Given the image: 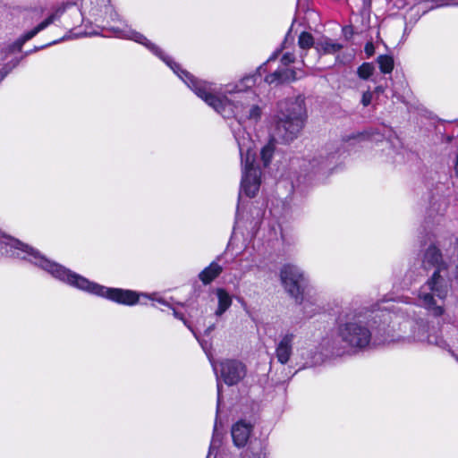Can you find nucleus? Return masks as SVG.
<instances>
[{"instance_id": "f257e3e1", "label": "nucleus", "mask_w": 458, "mask_h": 458, "mask_svg": "<svg viewBox=\"0 0 458 458\" xmlns=\"http://www.w3.org/2000/svg\"><path fill=\"white\" fill-rule=\"evenodd\" d=\"M113 30L116 37L133 40L148 48L161 58L199 98L224 117H234L239 125L245 121L257 122L260 118L261 109L255 104L257 95L251 90V87L257 81L255 75L246 76L235 84L218 88L213 83L195 78L187 71L180 70L178 64L165 56L158 47L140 32L128 28L123 30L115 28Z\"/></svg>"}, {"instance_id": "f03ea898", "label": "nucleus", "mask_w": 458, "mask_h": 458, "mask_svg": "<svg viewBox=\"0 0 458 458\" xmlns=\"http://www.w3.org/2000/svg\"><path fill=\"white\" fill-rule=\"evenodd\" d=\"M304 101L301 98L278 104L271 128V140L261 149V159L265 166L272 159L276 141L289 143L297 138L304 124Z\"/></svg>"}, {"instance_id": "7ed1b4c3", "label": "nucleus", "mask_w": 458, "mask_h": 458, "mask_svg": "<svg viewBox=\"0 0 458 458\" xmlns=\"http://www.w3.org/2000/svg\"><path fill=\"white\" fill-rule=\"evenodd\" d=\"M423 266L435 267L432 276L420 287L418 294L419 305L428 310L434 317H441L445 309L442 302L448 293V284L445 280V267L442 262L439 250L430 245L423 258Z\"/></svg>"}, {"instance_id": "20e7f679", "label": "nucleus", "mask_w": 458, "mask_h": 458, "mask_svg": "<svg viewBox=\"0 0 458 458\" xmlns=\"http://www.w3.org/2000/svg\"><path fill=\"white\" fill-rule=\"evenodd\" d=\"M382 338L375 337L367 324L356 315H346L344 321L341 320L335 329L333 338L328 341L327 345L330 352L335 355H343L349 351H363L373 344H379L377 341Z\"/></svg>"}, {"instance_id": "39448f33", "label": "nucleus", "mask_w": 458, "mask_h": 458, "mask_svg": "<svg viewBox=\"0 0 458 458\" xmlns=\"http://www.w3.org/2000/svg\"><path fill=\"white\" fill-rule=\"evenodd\" d=\"M69 11L71 15L75 16V20L70 23L65 21L64 25L69 27L75 25L81 18L88 15L94 21H101L106 20L108 16L113 15V8L110 5V0H81V10L77 9L73 4H67L62 7L57 8L49 17L40 22L33 30L26 32L19 38L12 46L13 50L20 51L25 42L33 38L38 32L47 28L50 24L59 20L60 17Z\"/></svg>"}, {"instance_id": "423d86ee", "label": "nucleus", "mask_w": 458, "mask_h": 458, "mask_svg": "<svg viewBox=\"0 0 458 458\" xmlns=\"http://www.w3.org/2000/svg\"><path fill=\"white\" fill-rule=\"evenodd\" d=\"M55 271L57 280L65 283L79 290L106 298L110 301L123 305L131 306L139 301V293L131 290H124L121 288H108L91 282L86 277L72 272V270L62 266Z\"/></svg>"}, {"instance_id": "0eeeda50", "label": "nucleus", "mask_w": 458, "mask_h": 458, "mask_svg": "<svg viewBox=\"0 0 458 458\" xmlns=\"http://www.w3.org/2000/svg\"><path fill=\"white\" fill-rule=\"evenodd\" d=\"M233 133L238 143L242 165L241 191L249 197H254L258 193L261 182V171L255 164V143L244 129L233 130Z\"/></svg>"}, {"instance_id": "6e6552de", "label": "nucleus", "mask_w": 458, "mask_h": 458, "mask_svg": "<svg viewBox=\"0 0 458 458\" xmlns=\"http://www.w3.org/2000/svg\"><path fill=\"white\" fill-rule=\"evenodd\" d=\"M401 334L386 335L378 344H409L412 343H427L428 344L446 349L448 344L437 334L429 333V326L424 319L406 320L400 327Z\"/></svg>"}, {"instance_id": "1a4fd4ad", "label": "nucleus", "mask_w": 458, "mask_h": 458, "mask_svg": "<svg viewBox=\"0 0 458 458\" xmlns=\"http://www.w3.org/2000/svg\"><path fill=\"white\" fill-rule=\"evenodd\" d=\"M0 256L15 257L25 259L47 272L54 278L57 279L55 271L62 267V265L55 263L34 248L21 242L19 240L4 235L0 233Z\"/></svg>"}, {"instance_id": "9d476101", "label": "nucleus", "mask_w": 458, "mask_h": 458, "mask_svg": "<svg viewBox=\"0 0 458 458\" xmlns=\"http://www.w3.org/2000/svg\"><path fill=\"white\" fill-rule=\"evenodd\" d=\"M280 279L284 290L296 302L304 304L308 284L304 271L296 265L285 264L280 270Z\"/></svg>"}, {"instance_id": "9b49d317", "label": "nucleus", "mask_w": 458, "mask_h": 458, "mask_svg": "<svg viewBox=\"0 0 458 458\" xmlns=\"http://www.w3.org/2000/svg\"><path fill=\"white\" fill-rule=\"evenodd\" d=\"M220 375L229 386L239 383L246 375L243 363L235 360H225L220 362Z\"/></svg>"}, {"instance_id": "f8f14e48", "label": "nucleus", "mask_w": 458, "mask_h": 458, "mask_svg": "<svg viewBox=\"0 0 458 458\" xmlns=\"http://www.w3.org/2000/svg\"><path fill=\"white\" fill-rule=\"evenodd\" d=\"M297 335L293 332L282 333L276 342L275 356L281 364L290 361L293 354V344Z\"/></svg>"}, {"instance_id": "ddd939ff", "label": "nucleus", "mask_w": 458, "mask_h": 458, "mask_svg": "<svg viewBox=\"0 0 458 458\" xmlns=\"http://www.w3.org/2000/svg\"><path fill=\"white\" fill-rule=\"evenodd\" d=\"M252 425L245 420H240L232 427V437L235 446L243 447L251 434Z\"/></svg>"}, {"instance_id": "4468645a", "label": "nucleus", "mask_w": 458, "mask_h": 458, "mask_svg": "<svg viewBox=\"0 0 458 458\" xmlns=\"http://www.w3.org/2000/svg\"><path fill=\"white\" fill-rule=\"evenodd\" d=\"M304 76L303 72H298L295 70L289 68H283L275 71L265 78V81L268 84H278L283 82H289L300 79Z\"/></svg>"}, {"instance_id": "2eb2a0df", "label": "nucleus", "mask_w": 458, "mask_h": 458, "mask_svg": "<svg viewBox=\"0 0 458 458\" xmlns=\"http://www.w3.org/2000/svg\"><path fill=\"white\" fill-rule=\"evenodd\" d=\"M213 293L215 294L217 301V307L215 310V316L221 317L231 307L233 303L232 296L224 288H216L213 291Z\"/></svg>"}, {"instance_id": "dca6fc26", "label": "nucleus", "mask_w": 458, "mask_h": 458, "mask_svg": "<svg viewBox=\"0 0 458 458\" xmlns=\"http://www.w3.org/2000/svg\"><path fill=\"white\" fill-rule=\"evenodd\" d=\"M222 271L223 267L214 261L199 273V278L204 284H208L216 279Z\"/></svg>"}, {"instance_id": "f3484780", "label": "nucleus", "mask_w": 458, "mask_h": 458, "mask_svg": "<svg viewBox=\"0 0 458 458\" xmlns=\"http://www.w3.org/2000/svg\"><path fill=\"white\" fill-rule=\"evenodd\" d=\"M315 47L318 53L326 55L339 52L343 48V46L337 42H335L331 38H323L316 42Z\"/></svg>"}, {"instance_id": "a211bd4d", "label": "nucleus", "mask_w": 458, "mask_h": 458, "mask_svg": "<svg viewBox=\"0 0 458 458\" xmlns=\"http://www.w3.org/2000/svg\"><path fill=\"white\" fill-rule=\"evenodd\" d=\"M377 64L383 73H390L394 69V59L389 55H379Z\"/></svg>"}, {"instance_id": "6ab92c4d", "label": "nucleus", "mask_w": 458, "mask_h": 458, "mask_svg": "<svg viewBox=\"0 0 458 458\" xmlns=\"http://www.w3.org/2000/svg\"><path fill=\"white\" fill-rule=\"evenodd\" d=\"M298 44L301 49H308L316 45L312 35L309 32L301 33L299 36Z\"/></svg>"}, {"instance_id": "aec40b11", "label": "nucleus", "mask_w": 458, "mask_h": 458, "mask_svg": "<svg viewBox=\"0 0 458 458\" xmlns=\"http://www.w3.org/2000/svg\"><path fill=\"white\" fill-rule=\"evenodd\" d=\"M373 72V64L369 63H364L358 68L357 73L360 79L367 80L372 75Z\"/></svg>"}, {"instance_id": "412c9836", "label": "nucleus", "mask_w": 458, "mask_h": 458, "mask_svg": "<svg viewBox=\"0 0 458 458\" xmlns=\"http://www.w3.org/2000/svg\"><path fill=\"white\" fill-rule=\"evenodd\" d=\"M295 60V56L292 53H285L283 56H282V59H281V63L284 65V66H287L289 65L290 64L293 63Z\"/></svg>"}, {"instance_id": "4be33fe9", "label": "nucleus", "mask_w": 458, "mask_h": 458, "mask_svg": "<svg viewBox=\"0 0 458 458\" xmlns=\"http://www.w3.org/2000/svg\"><path fill=\"white\" fill-rule=\"evenodd\" d=\"M372 100V93L369 91L364 92L361 98V103L364 106H369Z\"/></svg>"}, {"instance_id": "5701e85b", "label": "nucleus", "mask_w": 458, "mask_h": 458, "mask_svg": "<svg viewBox=\"0 0 458 458\" xmlns=\"http://www.w3.org/2000/svg\"><path fill=\"white\" fill-rule=\"evenodd\" d=\"M375 52V47L371 42H369L365 46V53L368 56H371Z\"/></svg>"}, {"instance_id": "b1692460", "label": "nucleus", "mask_w": 458, "mask_h": 458, "mask_svg": "<svg viewBox=\"0 0 458 458\" xmlns=\"http://www.w3.org/2000/svg\"><path fill=\"white\" fill-rule=\"evenodd\" d=\"M149 299L152 301H157L158 303H160L162 305L168 306V302L165 299L159 298V297L157 298V297H155V294L149 296Z\"/></svg>"}, {"instance_id": "393cba45", "label": "nucleus", "mask_w": 458, "mask_h": 458, "mask_svg": "<svg viewBox=\"0 0 458 458\" xmlns=\"http://www.w3.org/2000/svg\"><path fill=\"white\" fill-rule=\"evenodd\" d=\"M64 38H60V39L54 40V41H52V42H50V43H48V44H47V45H45V46H42V47H37V48H36V50H38V49H42V48H44V47H47V46L55 45V44L58 43V42H60V41H62V40H64Z\"/></svg>"}, {"instance_id": "a878e982", "label": "nucleus", "mask_w": 458, "mask_h": 458, "mask_svg": "<svg viewBox=\"0 0 458 458\" xmlns=\"http://www.w3.org/2000/svg\"><path fill=\"white\" fill-rule=\"evenodd\" d=\"M221 385L220 383H217V405H219L220 403V399H221Z\"/></svg>"}, {"instance_id": "bb28decb", "label": "nucleus", "mask_w": 458, "mask_h": 458, "mask_svg": "<svg viewBox=\"0 0 458 458\" xmlns=\"http://www.w3.org/2000/svg\"><path fill=\"white\" fill-rule=\"evenodd\" d=\"M174 315L175 318H177L181 320H183L184 324L186 325V321L183 319L182 315H181L179 312H177L174 309Z\"/></svg>"}, {"instance_id": "cd10ccee", "label": "nucleus", "mask_w": 458, "mask_h": 458, "mask_svg": "<svg viewBox=\"0 0 458 458\" xmlns=\"http://www.w3.org/2000/svg\"><path fill=\"white\" fill-rule=\"evenodd\" d=\"M7 72L0 71V82L4 80V78L6 76Z\"/></svg>"}, {"instance_id": "c85d7f7f", "label": "nucleus", "mask_w": 458, "mask_h": 458, "mask_svg": "<svg viewBox=\"0 0 458 458\" xmlns=\"http://www.w3.org/2000/svg\"><path fill=\"white\" fill-rule=\"evenodd\" d=\"M214 328H215V326H214V325L209 326V327L206 329V333H207V334L210 333Z\"/></svg>"}, {"instance_id": "c756f323", "label": "nucleus", "mask_w": 458, "mask_h": 458, "mask_svg": "<svg viewBox=\"0 0 458 458\" xmlns=\"http://www.w3.org/2000/svg\"><path fill=\"white\" fill-rule=\"evenodd\" d=\"M276 58V54L275 53L271 57H269L268 62L275 60Z\"/></svg>"}, {"instance_id": "7c9ffc66", "label": "nucleus", "mask_w": 458, "mask_h": 458, "mask_svg": "<svg viewBox=\"0 0 458 458\" xmlns=\"http://www.w3.org/2000/svg\"><path fill=\"white\" fill-rule=\"evenodd\" d=\"M212 366H213V369L214 370L216 371V373L217 372V365L215 364V363H212Z\"/></svg>"}, {"instance_id": "2f4dec72", "label": "nucleus", "mask_w": 458, "mask_h": 458, "mask_svg": "<svg viewBox=\"0 0 458 458\" xmlns=\"http://www.w3.org/2000/svg\"><path fill=\"white\" fill-rule=\"evenodd\" d=\"M376 90H377V92H382V91H383L382 87H377V88L376 89Z\"/></svg>"}, {"instance_id": "473e14b6", "label": "nucleus", "mask_w": 458, "mask_h": 458, "mask_svg": "<svg viewBox=\"0 0 458 458\" xmlns=\"http://www.w3.org/2000/svg\"><path fill=\"white\" fill-rule=\"evenodd\" d=\"M364 136H365V134H364V133H360V134L357 135V137H359V138H360V137H362V138H363Z\"/></svg>"}, {"instance_id": "72a5a7b5", "label": "nucleus", "mask_w": 458, "mask_h": 458, "mask_svg": "<svg viewBox=\"0 0 458 458\" xmlns=\"http://www.w3.org/2000/svg\"><path fill=\"white\" fill-rule=\"evenodd\" d=\"M191 333H193V335H196V332H194V330L191 329ZM197 337V335H195Z\"/></svg>"}, {"instance_id": "f704fd0d", "label": "nucleus", "mask_w": 458, "mask_h": 458, "mask_svg": "<svg viewBox=\"0 0 458 458\" xmlns=\"http://www.w3.org/2000/svg\"><path fill=\"white\" fill-rule=\"evenodd\" d=\"M191 333H193V335H196V332H194V330L191 329ZM197 337V335H195Z\"/></svg>"}, {"instance_id": "c9c22d12", "label": "nucleus", "mask_w": 458, "mask_h": 458, "mask_svg": "<svg viewBox=\"0 0 458 458\" xmlns=\"http://www.w3.org/2000/svg\"><path fill=\"white\" fill-rule=\"evenodd\" d=\"M454 4H458V3H454Z\"/></svg>"}]
</instances>
